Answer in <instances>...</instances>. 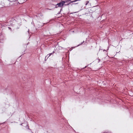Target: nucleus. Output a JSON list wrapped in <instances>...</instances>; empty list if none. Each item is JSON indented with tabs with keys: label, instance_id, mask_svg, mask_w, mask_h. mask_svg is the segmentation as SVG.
I'll list each match as a JSON object with an SVG mask.
<instances>
[{
	"label": "nucleus",
	"instance_id": "obj_1",
	"mask_svg": "<svg viewBox=\"0 0 133 133\" xmlns=\"http://www.w3.org/2000/svg\"><path fill=\"white\" fill-rule=\"evenodd\" d=\"M14 1H11L9 0H3V2L4 3L2 4V7H7L10 6L11 5L9 2H12Z\"/></svg>",
	"mask_w": 133,
	"mask_h": 133
},
{
	"label": "nucleus",
	"instance_id": "obj_2",
	"mask_svg": "<svg viewBox=\"0 0 133 133\" xmlns=\"http://www.w3.org/2000/svg\"><path fill=\"white\" fill-rule=\"evenodd\" d=\"M63 3L64 2H63V1H62L59 3H58L55 5V8H57L58 7H63L64 5Z\"/></svg>",
	"mask_w": 133,
	"mask_h": 133
},
{
	"label": "nucleus",
	"instance_id": "obj_3",
	"mask_svg": "<svg viewBox=\"0 0 133 133\" xmlns=\"http://www.w3.org/2000/svg\"><path fill=\"white\" fill-rule=\"evenodd\" d=\"M54 51H53L52 52L50 53L49 54H48L47 55V56H48V55H49V56L47 57L46 60H47L48 59V58L50 56H51V55H52L53 54H54Z\"/></svg>",
	"mask_w": 133,
	"mask_h": 133
},
{
	"label": "nucleus",
	"instance_id": "obj_4",
	"mask_svg": "<svg viewBox=\"0 0 133 133\" xmlns=\"http://www.w3.org/2000/svg\"><path fill=\"white\" fill-rule=\"evenodd\" d=\"M77 1H78L77 0H74V1H70V3H72L76 2Z\"/></svg>",
	"mask_w": 133,
	"mask_h": 133
},
{
	"label": "nucleus",
	"instance_id": "obj_5",
	"mask_svg": "<svg viewBox=\"0 0 133 133\" xmlns=\"http://www.w3.org/2000/svg\"><path fill=\"white\" fill-rule=\"evenodd\" d=\"M3 1H1V3H0V5H2V4H3Z\"/></svg>",
	"mask_w": 133,
	"mask_h": 133
},
{
	"label": "nucleus",
	"instance_id": "obj_6",
	"mask_svg": "<svg viewBox=\"0 0 133 133\" xmlns=\"http://www.w3.org/2000/svg\"><path fill=\"white\" fill-rule=\"evenodd\" d=\"M89 3V2L88 1H86V4L85 5H87L88 3Z\"/></svg>",
	"mask_w": 133,
	"mask_h": 133
},
{
	"label": "nucleus",
	"instance_id": "obj_7",
	"mask_svg": "<svg viewBox=\"0 0 133 133\" xmlns=\"http://www.w3.org/2000/svg\"><path fill=\"white\" fill-rule=\"evenodd\" d=\"M28 125V124H26V126L28 127V129L31 130V129H30L29 128V126Z\"/></svg>",
	"mask_w": 133,
	"mask_h": 133
},
{
	"label": "nucleus",
	"instance_id": "obj_8",
	"mask_svg": "<svg viewBox=\"0 0 133 133\" xmlns=\"http://www.w3.org/2000/svg\"><path fill=\"white\" fill-rule=\"evenodd\" d=\"M47 56H48L47 55V56H46L45 57V61H46V60H46V59L47 58Z\"/></svg>",
	"mask_w": 133,
	"mask_h": 133
},
{
	"label": "nucleus",
	"instance_id": "obj_9",
	"mask_svg": "<svg viewBox=\"0 0 133 133\" xmlns=\"http://www.w3.org/2000/svg\"><path fill=\"white\" fill-rule=\"evenodd\" d=\"M8 28H9V29H10V30H11V28H10V27H8Z\"/></svg>",
	"mask_w": 133,
	"mask_h": 133
},
{
	"label": "nucleus",
	"instance_id": "obj_10",
	"mask_svg": "<svg viewBox=\"0 0 133 133\" xmlns=\"http://www.w3.org/2000/svg\"><path fill=\"white\" fill-rule=\"evenodd\" d=\"M84 42L83 41L82 43L81 44H83Z\"/></svg>",
	"mask_w": 133,
	"mask_h": 133
},
{
	"label": "nucleus",
	"instance_id": "obj_11",
	"mask_svg": "<svg viewBox=\"0 0 133 133\" xmlns=\"http://www.w3.org/2000/svg\"><path fill=\"white\" fill-rule=\"evenodd\" d=\"M17 24L19 26H20L21 25V24L19 23L18 24Z\"/></svg>",
	"mask_w": 133,
	"mask_h": 133
},
{
	"label": "nucleus",
	"instance_id": "obj_12",
	"mask_svg": "<svg viewBox=\"0 0 133 133\" xmlns=\"http://www.w3.org/2000/svg\"><path fill=\"white\" fill-rule=\"evenodd\" d=\"M17 29H18L19 28L18 27H17Z\"/></svg>",
	"mask_w": 133,
	"mask_h": 133
},
{
	"label": "nucleus",
	"instance_id": "obj_13",
	"mask_svg": "<svg viewBox=\"0 0 133 133\" xmlns=\"http://www.w3.org/2000/svg\"><path fill=\"white\" fill-rule=\"evenodd\" d=\"M24 10H25V9H24Z\"/></svg>",
	"mask_w": 133,
	"mask_h": 133
},
{
	"label": "nucleus",
	"instance_id": "obj_14",
	"mask_svg": "<svg viewBox=\"0 0 133 133\" xmlns=\"http://www.w3.org/2000/svg\"><path fill=\"white\" fill-rule=\"evenodd\" d=\"M22 124L21 125H22V124Z\"/></svg>",
	"mask_w": 133,
	"mask_h": 133
},
{
	"label": "nucleus",
	"instance_id": "obj_15",
	"mask_svg": "<svg viewBox=\"0 0 133 133\" xmlns=\"http://www.w3.org/2000/svg\"><path fill=\"white\" fill-rule=\"evenodd\" d=\"M99 60H100V59H99V60H98V61H99Z\"/></svg>",
	"mask_w": 133,
	"mask_h": 133
},
{
	"label": "nucleus",
	"instance_id": "obj_16",
	"mask_svg": "<svg viewBox=\"0 0 133 133\" xmlns=\"http://www.w3.org/2000/svg\"><path fill=\"white\" fill-rule=\"evenodd\" d=\"M99 60H100V59H99V60H98V61H99Z\"/></svg>",
	"mask_w": 133,
	"mask_h": 133
},
{
	"label": "nucleus",
	"instance_id": "obj_17",
	"mask_svg": "<svg viewBox=\"0 0 133 133\" xmlns=\"http://www.w3.org/2000/svg\"><path fill=\"white\" fill-rule=\"evenodd\" d=\"M80 45V44L78 45V46H79V45Z\"/></svg>",
	"mask_w": 133,
	"mask_h": 133
},
{
	"label": "nucleus",
	"instance_id": "obj_18",
	"mask_svg": "<svg viewBox=\"0 0 133 133\" xmlns=\"http://www.w3.org/2000/svg\"><path fill=\"white\" fill-rule=\"evenodd\" d=\"M1 37V36H0V37Z\"/></svg>",
	"mask_w": 133,
	"mask_h": 133
}]
</instances>
